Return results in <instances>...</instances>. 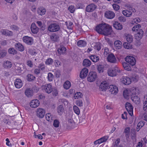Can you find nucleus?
Returning a JSON list of instances; mask_svg holds the SVG:
<instances>
[{"label":"nucleus","instance_id":"obj_10","mask_svg":"<svg viewBox=\"0 0 147 147\" xmlns=\"http://www.w3.org/2000/svg\"><path fill=\"white\" fill-rule=\"evenodd\" d=\"M136 10L135 9L131 8L128 9H125L122 11V13L125 16L127 17H131L133 13L135 12Z\"/></svg>","mask_w":147,"mask_h":147},{"label":"nucleus","instance_id":"obj_34","mask_svg":"<svg viewBox=\"0 0 147 147\" xmlns=\"http://www.w3.org/2000/svg\"><path fill=\"white\" fill-rule=\"evenodd\" d=\"M82 64L84 66L86 67H89L91 65V62L89 60L85 59L84 60Z\"/></svg>","mask_w":147,"mask_h":147},{"label":"nucleus","instance_id":"obj_22","mask_svg":"<svg viewBox=\"0 0 147 147\" xmlns=\"http://www.w3.org/2000/svg\"><path fill=\"white\" fill-rule=\"evenodd\" d=\"M0 32L2 34L6 36H10L13 35V32L7 29H2L0 30Z\"/></svg>","mask_w":147,"mask_h":147},{"label":"nucleus","instance_id":"obj_29","mask_svg":"<svg viewBox=\"0 0 147 147\" xmlns=\"http://www.w3.org/2000/svg\"><path fill=\"white\" fill-rule=\"evenodd\" d=\"M113 27L116 29L120 30L123 28V26L120 23L117 22H115L113 23Z\"/></svg>","mask_w":147,"mask_h":147},{"label":"nucleus","instance_id":"obj_2","mask_svg":"<svg viewBox=\"0 0 147 147\" xmlns=\"http://www.w3.org/2000/svg\"><path fill=\"white\" fill-rule=\"evenodd\" d=\"M141 27V25L138 24L134 26L132 28L133 32H137L135 34V37L138 40L142 38L144 34L143 31L142 29H140Z\"/></svg>","mask_w":147,"mask_h":147},{"label":"nucleus","instance_id":"obj_12","mask_svg":"<svg viewBox=\"0 0 147 147\" xmlns=\"http://www.w3.org/2000/svg\"><path fill=\"white\" fill-rule=\"evenodd\" d=\"M40 102L38 100L35 99L31 100L29 103L30 106L32 108H35L40 105Z\"/></svg>","mask_w":147,"mask_h":147},{"label":"nucleus","instance_id":"obj_15","mask_svg":"<svg viewBox=\"0 0 147 147\" xmlns=\"http://www.w3.org/2000/svg\"><path fill=\"white\" fill-rule=\"evenodd\" d=\"M109 85L106 81L102 82L100 86V88L101 90L103 91H105L107 89H109Z\"/></svg>","mask_w":147,"mask_h":147},{"label":"nucleus","instance_id":"obj_18","mask_svg":"<svg viewBox=\"0 0 147 147\" xmlns=\"http://www.w3.org/2000/svg\"><path fill=\"white\" fill-rule=\"evenodd\" d=\"M131 91L129 89H125L123 90V96L124 98L128 99L131 97Z\"/></svg>","mask_w":147,"mask_h":147},{"label":"nucleus","instance_id":"obj_26","mask_svg":"<svg viewBox=\"0 0 147 147\" xmlns=\"http://www.w3.org/2000/svg\"><path fill=\"white\" fill-rule=\"evenodd\" d=\"M130 128L129 127H127L124 129L123 134L127 140L129 138L130 136Z\"/></svg>","mask_w":147,"mask_h":147},{"label":"nucleus","instance_id":"obj_63","mask_svg":"<svg viewBox=\"0 0 147 147\" xmlns=\"http://www.w3.org/2000/svg\"><path fill=\"white\" fill-rule=\"evenodd\" d=\"M59 121L57 119L54 120L53 123V126L56 127H59Z\"/></svg>","mask_w":147,"mask_h":147},{"label":"nucleus","instance_id":"obj_52","mask_svg":"<svg viewBox=\"0 0 147 147\" xmlns=\"http://www.w3.org/2000/svg\"><path fill=\"white\" fill-rule=\"evenodd\" d=\"M15 71L16 73V75H20L22 71L21 68L19 66H16L15 67Z\"/></svg>","mask_w":147,"mask_h":147},{"label":"nucleus","instance_id":"obj_20","mask_svg":"<svg viewBox=\"0 0 147 147\" xmlns=\"http://www.w3.org/2000/svg\"><path fill=\"white\" fill-rule=\"evenodd\" d=\"M88 72V69L86 68H84L82 69L81 71L80 77L82 79L85 78L87 76Z\"/></svg>","mask_w":147,"mask_h":147},{"label":"nucleus","instance_id":"obj_9","mask_svg":"<svg viewBox=\"0 0 147 147\" xmlns=\"http://www.w3.org/2000/svg\"><path fill=\"white\" fill-rule=\"evenodd\" d=\"M109 89L110 93L113 95H116L119 92L118 87L115 85H109Z\"/></svg>","mask_w":147,"mask_h":147},{"label":"nucleus","instance_id":"obj_55","mask_svg":"<svg viewBox=\"0 0 147 147\" xmlns=\"http://www.w3.org/2000/svg\"><path fill=\"white\" fill-rule=\"evenodd\" d=\"M73 109L74 113L78 115L80 113V111L79 108L76 105L73 106Z\"/></svg>","mask_w":147,"mask_h":147},{"label":"nucleus","instance_id":"obj_16","mask_svg":"<svg viewBox=\"0 0 147 147\" xmlns=\"http://www.w3.org/2000/svg\"><path fill=\"white\" fill-rule=\"evenodd\" d=\"M114 48L117 50H119L121 49L123 45L122 42L119 40H115L113 43Z\"/></svg>","mask_w":147,"mask_h":147},{"label":"nucleus","instance_id":"obj_13","mask_svg":"<svg viewBox=\"0 0 147 147\" xmlns=\"http://www.w3.org/2000/svg\"><path fill=\"white\" fill-rule=\"evenodd\" d=\"M125 107L129 115L132 116L133 115V108L131 104L129 102L126 103Z\"/></svg>","mask_w":147,"mask_h":147},{"label":"nucleus","instance_id":"obj_58","mask_svg":"<svg viewBox=\"0 0 147 147\" xmlns=\"http://www.w3.org/2000/svg\"><path fill=\"white\" fill-rule=\"evenodd\" d=\"M7 52L5 50L0 51V58L5 57L7 54Z\"/></svg>","mask_w":147,"mask_h":147},{"label":"nucleus","instance_id":"obj_30","mask_svg":"<svg viewBox=\"0 0 147 147\" xmlns=\"http://www.w3.org/2000/svg\"><path fill=\"white\" fill-rule=\"evenodd\" d=\"M33 93V90L30 88L26 89L25 92V95L28 97H30L32 96Z\"/></svg>","mask_w":147,"mask_h":147},{"label":"nucleus","instance_id":"obj_60","mask_svg":"<svg viewBox=\"0 0 147 147\" xmlns=\"http://www.w3.org/2000/svg\"><path fill=\"white\" fill-rule=\"evenodd\" d=\"M139 79V76L137 74H135L133 75L132 77V80L135 82L137 81Z\"/></svg>","mask_w":147,"mask_h":147},{"label":"nucleus","instance_id":"obj_38","mask_svg":"<svg viewBox=\"0 0 147 147\" xmlns=\"http://www.w3.org/2000/svg\"><path fill=\"white\" fill-rule=\"evenodd\" d=\"M125 36L128 42L131 43L132 41L133 37L131 35L129 34H125Z\"/></svg>","mask_w":147,"mask_h":147},{"label":"nucleus","instance_id":"obj_62","mask_svg":"<svg viewBox=\"0 0 147 147\" xmlns=\"http://www.w3.org/2000/svg\"><path fill=\"white\" fill-rule=\"evenodd\" d=\"M113 7V9L116 11H118L120 8V6L119 5L116 4H113L112 5Z\"/></svg>","mask_w":147,"mask_h":147},{"label":"nucleus","instance_id":"obj_8","mask_svg":"<svg viewBox=\"0 0 147 147\" xmlns=\"http://www.w3.org/2000/svg\"><path fill=\"white\" fill-rule=\"evenodd\" d=\"M126 62L133 66L135 65L136 60L135 57L131 56H127L125 58Z\"/></svg>","mask_w":147,"mask_h":147},{"label":"nucleus","instance_id":"obj_50","mask_svg":"<svg viewBox=\"0 0 147 147\" xmlns=\"http://www.w3.org/2000/svg\"><path fill=\"white\" fill-rule=\"evenodd\" d=\"M63 108L62 105H60L57 108V112L59 115H61L63 112Z\"/></svg>","mask_w":147,"mask_h":147},{"label":"nucleus","instance_id":"obj_31","mask_svg":"<svg viewBox=\"0 0 147 147\" xmlns=\"http://www.w3.org/2000/svg\"><path fill=\"white\" fill-rule=\"evenodd\" d=\"M15 47L16 49L20 51H23L24 50V46L20 43H16Z\"/></svg>","mask_w":147,"mask_h":147},{"label":"nucleus","instance_id":"obj_6","mask_svg":"<svg viewBox=\"0 0 147 147\" xmlns=\"http://www.w3.org/2000/svg\"><path fill=\"white\" fill-rule=\"evenodd\" d=\"M97 78L96 73L93 71L89 72L87 77V80L89 82H92L95 81Z\"/></svg>","mask_w":147,"mask_h":147},{"label":"nucleus","instance_id":"obj_27","mask_svg":"<svg viewBox=\"0 0 147 147\" xmlns=\"http://www.w3.org/2000/svg\"><path fill=\"white\" fill-rule=\"evenodd\" d=\"M31 29L33 34H36L38 31V28L36 26L35 23H32L31 26Z\"/></svg>","mask_w":147,"mask_h":147},{"label":"nucleus","instance_id":"obj_36","mask_svg":"<svg viewBox=\"0 0 147 147\" xmlns=\"http://www.w3.org/2000/svg\"><path fill=\"white\" fill-rule=\"evenodd\" d=\"M89 58L93 62H96L99 60V57L96 55H92L89 57Z\"/></svg>","mask_w":147,"mask_h":147},{"label":"nucleus","instance_id":"obj_51","mask_svg":"<svg viewBox=\"0 0 147 147\" xmlns=\"http://www.w3.org/2000/svg\"><path fill=\"white\" fill-rule=\"evenodd\" d=\"M8 53L9 54L15 55L16 54L17 51L13 48H10L8 49Z\"/></svg>","mask_w":147,"mask_h":147},{"label":"nucleus","instance_id":"obj_49","mask_svg":"<svg viewBox=\"0 0 147 147\" xmlns=\"http://www.w3.org/2000/svg\"><path fill=\"white\" fill-rule=\"evenodd\" d=\"M35 78V77L33 75L30 74H28L27 76L26 79L28 81H31L34 80Z\"/></svg>","mask_w":147,"mask_h":147},{"label":"nucleus","instance_id":"obj_43","mask_svg":"<svg viewBox=\"0 0 147 147\" xmlns=\"http://www.w3.org/2000/svg\"><path fill=\"white\" fill-rule=\"evenodd\" d=\"M66 48L63 47H61L58 50V53L60 54H65L66 52Z\"/></svg>","mask_w":147,"mask_h":147},{"label":"nucleus","instance_id":"obj_35","mask_svg":"<svg viewBox=\"0 0 147 147\" xmlns=\"http://www.w3.org/2000/svg\"><path fill=\"white\" fill-rule=\"evenodd\" d=\"M131 91V96H133L134 95L139 93V90L138 88L135 87H133L129 89Z\"/></svg>","mask_w":147,"mask_h":147},{"label":"nucleus","instance_id":"obj_4","mask_svg":"<svg viewBox=\"0 0 147 147\" xmlns=\"http://www.w3.org/2000/svg\"><path fill=\"white\" fill-rule=\"evenodd\" d=\"M60 29L59 26L57 23L51 24L48 27V30L51 32H55L59 31Z\"/></svg>","mask_w":147,"mask_h":147},{"label":"nucleus","instance_id":"obj_11","mask_svg":"<svg viewBox=\"0 0 147 147\" xmlns=\"http://www.w3.org/2000/svg\"><path fill=\"white\" fill-rule=\"evenodd\" d=\"M109 138V136H104L94 141V144L96 145L106 142L108 140Z\"/></svg>","mask_w":147,"mask_h":147},{"label":"nucleus","instance_id":"obj_61","mask_svg":"<svg viewBox=\"0 0 147 147\" xmlns=\"http://www.w3.org/2000/svg\"><path fill=\"white\" fill-rule=\"evenodd\" d=\"M28 52L30 54L32 55H36L37 54V53L35 50L30 49Z\"/></svg>","mask_w":147,"mask_h":147},{"label":"nucleus","instance_id":"obj_21","mask_svg":"<svg viewBox=\"0 0 147 147\" xmlns=\"http://www.w3.org/2000/svg\"><path fill=\"white\" fill-rule=\"evenodd\" d=\"M107 60L108 61L111 63H115L117 61L116 57L113 53H110L108 55Z\"/></svg>","mask_w":147,"mask_h":147},{"label":"nucleus","instance_id":"obj_54","mask_svg":"<svg viewBox=\"0 0 147 147\" xmlns=\"http://www.w3.org/2000/svg\"><path fill=\"white\" fill-rule=\"evenodd\" d=\"M141 20L139 18H137L134 19L131 22V24H137L140 22Z\"/></svg>","mask_w":147,"mask_h":147},{"label":"nucleus","instance_id":"obj_40","mask_svg":"<svg viewBox=\"0 0 147 147\" xmlns=\"http://www.w3.org/2000/svg\"><path fill=\"white\" fill-rule=\"evenodd\" d=\"M123 66L124 68L126 70L129 71L131 70V68L130 66L125 62H123L122 63Z\"/></svg>","mask_w":147,"mask_h":147},{"label":"nucleus","instance_id":"obj_17","mask_svg":"<svg viewBox=\"0 0 147 147\" xmlns=\"http://www.w3.org/2000/svg\"><path fill=\"white\" fill-rule=\"evenodd\" d=\"M22 40L24 42L29 45H32L33 43V39L31 37L25 36L23 37Z\"/></svg>","mask_w":147,"mask_h":147},{"label":"nucleus","instance_id":"obj_32","mask_svg":"<svg viewBox=\"0 0 147 147\" xmlns=\"http://www.w3.org/2000/svg\"><path fill=\"white\" fill-rule=\"evenodd\" d=\"M131 99L133 102L136 104H139L140 102V98L137 96H132Z\"/></svg>","mask_w":147,"mask_h":147},{"label":"nucleus","instance_id":"obj_3","mask_svg":"<svg viewBox=\"0 0 147 147\" xmlns=\"http://www.w3.org/2000/svg\"><path fill=\"white\" fill-rule=\"evenodd\" d=\"M120 72V69L118 67L115 66L114 67L109 68L107 74L109 76L113 77L116 76L117 74L119 73Z\"/></svg>","mask_w":147,"mask_h":147},{"label":"nucleus","instance_id":"obj_47","mask_svg":"<svg viewBox=\"0 0 147 147\" xmlns=\"http://www.w3.org/2000/svg\"><path fill=\"white\" fill-rule=\"evenodd\" d=\"M144 123L143 121H141L139 122L136 128V130L137 131H138L140 130V129L144 125Z\"/></svg>","mask_w":147,"mask_h":147},{"label":"nucleus","instance_id":"obj_7","mask_svg":"<svg viewBox=\"0 0 147 147\" xmlns=\"http://www.w3.org/2000/svg\"><path fill=\"white\" fill-rule=\"evenodd\" d=\"M41 88L43 91L48 94L50 93L53 90L52 84L51 83L43 85Z\"/></svg>","mask_w":147,"mask_h":147},{"label":"nucleus","instance_id":"obj_14","mask_svg":"<svg viewBox=\"0 0 147 147\" xmlns=\"http://www.w3.org/2000/svg\"><path fill=\"white\" fill-rule=\"evenodd\" d=\"M121 82L125 85H128L131 83V81L129 77L127 76H124L121 79Z\"/></svg>","mask_w":147,"mask_h":147},{"label":"nucleus","instance_id":"obj_44","mask_svg":"<svg viewBox=\"0 0 147 147\" xmlns=\"http://www.w3.org/2000/svg\"><path fill=\"white\" fill-rule=\"evenodd\" d=\"M46 120L49 122H51L53 120V116L50 113H47L45 115Z\"/></svg>","mask_w":147,"mask_h":147},{"label":"nucleus","instance_id":"obj_57","mask_svg":"<svg viewBox=\"0 0 147 147\" xmlns=\"http://www.w3.org/2000/svg\"><path fill=\"white\" fill-rule=\"evenodd\" d=\"M68 9L71 13H72L74 12L75 10V8L74 6L71 5L69 7Z\"/></svg>","mask_w":147,"mask_h":147},{"label":"nucleus","instance_id":"obj_23","mask_svg":"<svg viewBox=\"0 0 147 147\" xmlns=\"http://www.w3.org/2000/svg\"><path fill=\"white\" fill-rule=\"evenodd\" d=\"M46 11L45 8L42 6L38 7L37 9L38 14L40 16H42L45 14Z\"/></svg>","mask_w":147,"mask_h":147},{"label":"nucleus","instance_id":"obj_24","mask_svg":"<svg viewBox=\"0 0 147 147\" xmlns=\"http://www.w3.org/2000/svg\"><path fill=\"white\" fill-rule=\"evenodd\" d=\"M96 6L94 4H91L88 5L86 8V11L88 12L93 11L96 8Z\"/></svg>","mask_w":147,"mask_h":147},{"label":"nucleus","instance_id":"obj_25","mask_svg":"<svg viewBox=\"0 0 147 147\" xmlns=\"http://www.w3.org/2000/svg\"><path fill=\"white\" fill-rule=\"evenodd\" d=\"M2 66L5 68L9 69L12 66V63L11 61L8 60L5 61L3 63Z\"/></svg>","mask_w":147,"mask_h":147},{"label":"nucleus","instance_id":"obj_41","mask_svg":"<svg viewBox=\"0 0 147 147\" xmlns=\"http://www.w3.org/2000/svg\"><path fill=\"white\" fill-rule=\"evenodd\" d=\"M124 47L127 49H132V47L130 43L125 42L123 44Z\"/></svg>","mask_w":147,"mask_h":147},{"label":"nucleus","instance_id":"obj_53","mask_svg":"<svg viewBox=\"0 0 147 147\" xmlns=\"http://www.w3.org/2000/svg\"><path fill=\"white\" fill-rule=\"evenodd\" d=\"M53 62V60L51 58H49L46 60L45 63L47 65H52Z\"/></svg>","mask_w":147,"mask_h":147},{"label":"nucleus","instance_id":"obj_28","mask_svg":"<svg viewBox=\"0 0 147 147\" xmlns=\"http://www.w3.org/2000/svg\"><path fill=\"white\" fill-rule=\"evenodd\" d=\"M15 85L18 88H21L23 85V82L22 80L20 79H16L15 82Z\"/></svg>","mask_w":147,"mask_h":147},{"label":"nucleus","instance_id":"obj_1","mask_svg":"<svg viewBox=\"0 0 147 147\" xmlns=\"http://www.w3.org/2000/svg\"><path fill=\"white\" fill-rule=\"evenodd\" d=\"M95 30L99 34L105 36L110 35L113 32L112 27L106 23H102L96 26Z\"/></svg>","mask_w":147,"mask_h":147},{"label":"nucleus","instance_id":"obj_39","mask_svg":"<svg viewBox=\"0 0 147 147\" xmlns=\"http://www.w3.org/2000/svg\"><path fill=\"white\" fill-rule=\"evenodd\" d=\"M54 76L53 74L49 72L47 74V79L48 81L51 82L54 79Z\"/></svg>","mask_w":147,"mask_h":147},{"label":"nucleus","instance_id":"obj_19","mask_svg":"<svg viewBox=\"0 0 147 147\" xmlns=\"http://www.w3.org/2000/svg\"><path fill=\"white\" fill-rule=\"evenodd\" d=\"M115 16V13L111 11H107L105 13V16L107 18L109 19H112Z\"/></svg>","mask_w":147,"mask_h":147},{"label":"nucleus","instance_id":"obj_46","mask_svg":"<svg viewBox=\"0 0 147 147\" xmlns=\"http://www.w3.org/2000/svg\"><path fill=\"white\" fill-rule=\"evenodd\" d=\"M71 86L70 82L69 81H67L63 84V87L66 89H69Z\"/></svg>","mask_w":147,"mask_h":147},{"label":"nucleus","instance_id":"obj_64","mask_svg":"<svg viewBox=\"0 0 147 147\" xmlns=\"http://www.w3.org/2000/svg\"><path fill=\"white\" fill-rule=\"evenodd\" d=\"M119 142L120 140L119 139H117L115 142L113 143L112 146L113 147H117Z\"/></svg>","mask_w":147,"mask_h":147},{"label":"nucleus","instance_id":"obj_59","mask_svg":"<svg viewBox=\"0 0 147 147\" xmlns=\"http://www.w3.org/2000/svg\"><path fill=\"white\" fill-rule=\"evenodd\" d=\"M52 94L53 96H57L58 94V91L56 88H54L53 90H52Z\"/></svg>","mask_w":147,"mask_h":147},{"label":"nucleus","instance_id":"obj_33","mask_svg":"<svg viewBox=\"0 0 147 147\" xmlns=\"http://www.w3.org/2000/svg\"><path fill=\"white\" fill-rule=\"evenodd\" d=\"M97 69L99 73H102L106 69V67L102 65H99L98 66Z\"/></svg>","mask_w":147,"mask_h":147},{"label":"nucleus","instance_id":"obj_56","mask_svg":"<svg viewBox=\"0 0 147 147\" xmlns=\"http://www.w3.org/2000/svg\"><path fill=\"white\" fill-rule=\"evenodd\" d=\"M143 109L145 112H147V98L144 102L143 105Z\"/></svg>","mask_w":147,"mask_h":147},{"label":"nucleus","instance_id":"obj_5","mask_svg":"<svg viewBox=\"0 0 147 147\" xmlns=\"http://www.w3.org/2000/svg\"><path fill=\"white\" fill-rule=\"evenodd\" d=\"M45 110L42 108H38L35 111V114L38 118H43L45 114Z\"/></svg>","mask_w":147,"mask_h":147},{"label":"nucleus","instance_id":"obj_42","mask_svg":"<svg viewBox=\"0 0 147 147\" xmlns=\"http://www.w3.org/2000/svg\"><path fill=\"white\" fill-rule=\"evenodd\" d=\"M78 46L79 47H82L85 46L86 45V43L84 41L80 40L77 43Z\"/></svg>","mask_w":147,"mask_h":147},{"label":"nucleus","instance_id":"obj_48","mask_svg":"<svg viewBox=\"0 0 147 147\" xmlns=\"http://www.w3.org/2000/svg\"><path fill=\"white\" fill-rule=\"evenodd\" d=\"M83 96L82 93L80 92H77L74 94V97L75 99L81 98Z\"/></svg>","mask_w":147,"mask_h":147},{"label":"nucleus","instance_id":"obj_37","mask_svg":"<svg viewBox=\"0 0 147 147\" xmlns=\"http://www.w3.org/2000/svg\"><path fill=\"white\" fill-rule=\"evenodd\" d=\"M92 45L94 47V49L98 51H99L101 49V45L100 43H94Z\"/></svg>","mask_w":147,"mask_h":147},{"label":"nucleus","instance_id":"obj_45","mask_svg":"<svg viewBox=\"0 0 147 147\" xmlns=\"http://www.w3.org/2000/svg\"><path fill=\"white\" fill-rule=\"evenodd\" d=\"M104 107L107 109H111L113 108V103L112 102L107 103L105 105Z\"/></svg>","mask_w":147,"mask_h":147}]
</instances>
